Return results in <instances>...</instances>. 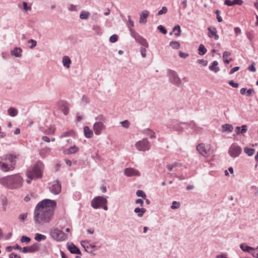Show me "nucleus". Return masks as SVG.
Listing matches in <instances>:
<instances>
[{"mask_svg":"<svg viewBox=\"0 0 258 258\" xmlns=\"http://www.w3.org/2000/svg\"><path fill=\"white\" fill-rule=\"evenodd\" d=\"M93 30L98 35H101L102 33L101 27L98 25H94L93 26Z\"/></svg>","mask_w":258,"mask_h":258,"instance_id":"obj_45","label":"nucleus"},{"mask_svg":"<svg viewBox=\"0 0 258 258\" xmlns=\"http://www.w3.org/2000/svg\"><path fill=\"white\" fill-rule=\"evenodd\" d=\"M56 207L54 200L44 199L39 202L35 208L33 220L37 225H43L49 223L54 215V210Z\"/></svg>","mask_w":258,"mask_h":258,"instance_id":"obj_1","label":"nucleus"},{"mask_svg":"<svg viewBox=\"0 0 258 258\" xmlns=\"http://www.w3.org/2000/svg\"><path fill=\"white\" fill-rule=\"evenodd\" d=\"M173 31H177L174 33L175 36L179 37L181 35V28L179 25H176L173 28Z\"/></svg>","mask_w":258,"mask_h":258,"instance_id":"obj_42","label":"nucleus"},{"mask_svg":"<svg viewBox=\"0 0 258 258\" xmlns=\"http://www.w3.org/2000/svg\"><path fill=\"white\" fill-rule=\"evenodd\" d=\"M128 18V24L127 26L129 29L130 35L132 37H133L135 40L140 43L142 46L147 48L149 46L148 43L143 37L140 35L138 33H137L135 30L133 29L131 27H134V22L131 19V16L130 15L127 16Z\"/></svg>","mask_w":258,"mask_h":258,"instance_id":"obj_3","label":"nucleus"},{"mask_svg":"<svg viewBox=\"0 0 258 258\" xmlns=\"http://www.w3.org/2000/svg\"><path fill=\"white\" fill-rule=\"evenodd\" d=\"M62 64L63 66L69 69L70 68V65L71 63V60L68 56H64L62 57Z\"/></svg>","mask_w":258,"mask_h":258,"instance_id":"obj_28","label":"nucleus"},{"mask_svg":"<svg viewBox=\"0 0 258 258\" xmlns=\"http://www.w3.org/2000/svg\"><path fill=\"white\" fill-rule=\"evenodd\" d=\"M61 190V184L58 181H54L52 182L51 185L50 187V192L53 195H58Z\"/></svg>","mask_w":258,"mask_h":258,"instance_id":"obj_15","label":"nucleus"},{"mask_svg":"<svg viewBox=\"0 0 258 258\" xmlns=\"http://www.w3.org/2000/svg\"><path fill=\"white\" fill-rule=\"evenodd\" d=\"M135 146L138 151L145 152L150 150L151 144L147 138H144L137 142Z\"/></svg>","mask_w":258,"mask_h":258,"instance_id":"obj_11","label":"nucleus"},{"mask_svg":"<svg viewBox=\"0 0 258 258\" xmlns=\"http://www.w3.org/2000/svg\"><path fill=\"white\" fill-rule=\"evenodd\" d=\"M11 189H18L23 186L24 180L19 174L10 175Z\"/></svg>","mask_w":258,"mask_h":258,"instance_id":"obj_9","label":"nucleus"},{"mask_svg":"<svg viewBox=\"0 0 258 258\" xmlns=\"http://www.w3.org/2000/svg\"><path fill=\"white\" fill-rule=\"evenodd\" d=\"M197 62L202 64L203 66H206L208 64V61L203 59H198Z\"/></svg>","mask_w":258,"mask_h":258,"instance_id":"obj_57","label":"nucleus"},{"mask_svg":"<svg viewBox=\"0 0 258 258\" xmlns=\"http://www.w3.org/2000/svg\"><path fill=\"white\" fill-rule=\"evenodd\" d=\"M199 54L200 55H203L206 53L207 50L203 44H200L199 47Z\"/></svg>","mask_w":258,"mask_h":258,"instance_id":"obj_40","label":"nucleus"},{"mask_svg":"<svg viewBox=\"0 0 258 258\" xmlns=\"http://www.w3.org/2000/svg\"><path fill=\"white\" fill-rule=\"evenodd\" d=\"M136 195L138 197H142L143 199H146V198L145 193L142 190H138L136 192Z\"/></svg>","mask_w":258,"mask_h":258,"instance_id":"obj_49","label":"nucleus"},{"mask_svg":"<svg viewBox=\"0 0 258 258\" xmlns=\"http://www.w3.org/2000/svg\"><path fill=\"white\" fill-rule=\"evenodd\" d=\"M188 127H190L194 131L198 133H200L202 130V128L201 127L199 126L195 122L191 121L190 123H188Z\"/></svg>","mask_w":258,"mask_h":258,"instance_id":"obj_27","label":"nucleus"},{"mask_svg":"<svg viewBox=\"0 0 258 258\" xmlns=\"http://www.w3.org/2000/svg\"><path fill=\"white\" fill-rule=\"evenodd\" d=\"M52 238L57 241L65 240L67 238V234L58 228H53L50 230Z\"/></svg>","mask_w":258,"mask_h":258,"instance_id":"obj_10","label":"nucleus"},{"mask_svg":"<svg viewBox=\"0 0 258 258\" xmlns=\"http://www.w3.org/2000/svg\"><path fill=\"white\" fill-rule=\"evenodd\" d=\"M82 246L85 248V250L88 252H92L91 249H98L99 247L96 246L95 243H90L88 241H83L81 242Z\"/></svg>","mask_w":258,"mask_h":258,"instance_id":"obj_16","label":"nucleus"},{"mask_svg":"<svg viewBox=\"0 0 258 258\" xmlns=\"http://www.w3.org/2000/svg\"><path fill=\"white\" fill-rule=\"evenodd\" d=\"M242 152L241 147L236 143L231 145L228 149V154L232 158L238 157Z\"/></svg>","mask_w":258,"mask_h":258,"instance_id":"obj_12","label":"nucleus"},{"mask_svg":"<svg viewBox=\"0 0 258 258\" xmlns=\"http://www.w3.org/2000/svg\"><path fill=\"white\" fill-rule=\"evenodd\" d=\"M248 70L249 71L255 72L256 71V69L254 67V63L253 62L251 65L249 66L248 67Z\"/></svg>","mask_w":258,"mask_h":258,"instance_id":"obj_61","label":"nucleus"},{"mask_svg":"<svg viewBox=\"0 0 258 258\" xmlns=\"http://www.w3.org/2000/svg\"><path fill=\"white\" fill-rule=\"evenodd\" d=\"M218 62L217 61L215 60L213 61L211 65L209 66V68L211 71L214 72L215 73H217L219 71L220 69L218 67Z\"/></svg>","mask_w":258,"mask_h":258,"instance_id":"obj_30","label":"nucleus"},{"mask_svg":"<svg viewBox=\"0 0 258 258\" xmlns=\"http://www.w3.org/2000/svg\"><path fill=\"white\" fill-rule=\"evenodd\" d=\"M55 131V128L53 126H51L50 128L46 132V134L48 135H51L54 134Z\"/></svg>","mask_w":258,"mask_h":258,"instance_id":"obj_56","label":"nucleus"},{"mask_svg":"<svg viewBox=\"0 0 258 258\" xmlns=\"http://www.w3.org/2000/svg\"><path fill=\"white\" fill-rule=\"evenodd\" d=\"M67 247L69 250L72 253H75V254H80L81 251L79 250V249L73 243H70L68 244L67 245Z\"/></svg>","mask_w":258,"mask_h":258,"instance_id":"obj_23","label":"nucleus"},{"mask_svg":"<svg viewBox=\"0 0 258 258\" xmlns=\"http://www.w3.org/2000/svg\"><path fill=\"white\" fill-rule=\"evenodd\" d=\"M107 203V200L105 197L103 196H97L92 200L91 202V206L95 209L102 208L104 210L106 211L108 209Z\"/></svg>","mask_w":258,"mask_h":258,"instance_id":"obj_5","label":"nucleus"},{"mask_svg":"<svg viewBox=\"0 0 258 258\" xmlns=\"http://www.w3.org/2000/svg\"><path fill=\"white\" fill-rule=\"evenodd\" d=\"M79 150V148L76 145H74L68 149L64 150L63 153L67 155H70L77 153Z\"/></svg>","mask_w":258,"mask_h":258,"instance_id":"obj_21","label":"nucleus"},{"mask_svg":"<svg viewBox=\"0 0 258 258\" xmlns=\"http://www.w3.org/2000/svg\"><path fill=\"white\" fill-rule=\"evenodd\" d=\"M222 132L231 133L233 131V127L229 124H225L222 125Z\"/></svg>","mask_w":258,"mask_h":258,"instance_id":"obj_33","label":"nucleus"},{"mask_svg":"<svg viewBox=\"0 0 258 258\" xmlns=\"http://www.w3.org/2000/svg\"><path fill=\"white\" fill-rule=\"evenodd\" d=\"M149 16V12L147 10H144L140 14L139 23L145 24L147 23V19Z\"/></svg>","mask_w":258,"mask_h":258,"instance_id":"obj_19","label":"nucleus"},{"mask_svg":"<svg viewBox=\"0 0 258 258\" xmlns=\"http://www.w3.org/2000/svg\"><path fill=\"white\" fill-rule=\"evenodd\" d=\"M140 51L141 55L143 57H145L146 56V49L145 48L141 47Z\"/></svg>","mask_w":258,"mask_h":258,"instance_id":"obj_59","label":"nucleus"},{"mask_svg":"<svg viewBox=\"0 0 258 258\" xmlns=\"http://www.w3.org/2000/svg\"><path fill=\"white\" fill-rule=\"evenodd\" d=\"M120 124L123 127L127 128L129 127L130 123L127 120H125L121 121Z\"/></svg>","mask_w":258,"mask_h":258,"instance_id":"obj_53","label":"nucleus"},{"mask_svg":"<svg viewBox=\"0 0 258 258\" xmlns=\"http://www.w3.org/2000/svg\"><path fill=\"white\" fill-rule=\"evenodd\" d=\"M67 9L70 12H78L81 9V7L78 5L69 4L67 6Z\"/></svg>","mask_w":258,"mask_h":258,"instance_id":"obj_26","label":"nucleus"},{"mask_svg":"<svg viewBox=\"0 0 258 258\" xmlns=\"http://www.w3.org/2000/svg\"><path fill=\"white\" fill-rule=\"evenodd\" d=\"M167 76L169 82L176 86L179 87L182 85L181 79L179 77L177 73L175 71L168 69L167 71Z\"/></svg>","mask_w":258,"mask_h":258,"instance_id":"obj_8","label":"nucleus"},{"mask_svg":"<svg viewBox=\"0 0 258 258\" xmlns=\"http://www.w3.org/2000/svg\"><path fill=\"white\" fill-rule=\"evenodd\" d=\"M229 84L234 88H238L239 85L237 83H235L233 81L231 80L229 82Z\"/></svg>","mask_w":258,"mask_h":258,"instance_id":"obj_62","label":"nucleus"},{"mask_svg":"<svg viewBox=\"0 0 258 258\" xmlns=\"http://www.w3.org/2000/svg\"><path fill=\"white\" fill-rule=\"evenodd\" d=\"M118 36L116 34H113L110 37L109 41L111 43L116 42L117 41Z\"/></svg>","mask_w":258,"mask_h":258,"instance_id":"obj_51","label":"nucleus"},{"mask_svg":"<svg viewBox=\"0 0 258 258\" xmlns=\"http://www.w3.org/2000/svg\"><path fill=\"white\" fill-rule=\"evenodd\" d=\"M30 252H34L39 250L38 244L35 243L29 246Z\"/></svg>","mask_w":258,"mask_h":258,"instance_id":"obj_46","label":"nucleus"},{"mask_svg":"<svg viewBox=\"0 0 258 258\" xmlns=\"http://www.w3.org/2000/svg\"><path fill=\"white\" fill-rule=\"evenodd\" d=\"M167 12V8L166 7H163L162 9L159 11L157 13V15H161L163 14H165Z\"/></svg>","mask_w":258,"mask_h":258,"instance_id":"obj_52","label":"nucleus"},{"mask_svg":"<svg viewBox=\"0 0 258 258\" xmlns=\"http://www.w3.org/2000/svg\"><path fill=\"white\" fill-rule=\"evenodd\" d=\"M240 247L243 251L248 252L250 253H252V251L254 250L253 248L247 245L245 243L241 244Z\"/></svg>","mask_w":258,"mask_h":258,"instance_id":"obj_29","label":"nucleus"},{"mask_svg":"<svg viewBox=\"0 0 258 258\" xmlns=\"http://www.w3.org/2000/svg\"><path fill=\"white\" fill-rule=\"evenodd\" d=\"M19 8H22L23 10L27 12L28 11L31 10V7L30 6H28L27 3L26 2H23L22 4H19L18 5Z\"/></svg>","mask_w":258,"mask_h":258,"instance_id":"obj_35","label":"nucleus"},{"mask_svg":"<svg viewBox=\"0 0 258 258\" xmlns=\"http://www.w3.org/2000/svg\"><path fill=\"white\" fill-rule=\"evenodd\" d=\"M169 127L173 130L182 132L185 128H188V123L180 122L179 123L177 121H172L169 125Z\"/></svg>","mask_w":258,"mask_h":258,"instance_id":"obj_13","label":"nucleus"},{"mask_svg":"<svg viewBox=\"0 0 258 258\" xmlns=\"http://www.w3.org/2000/svg\"><path fill=\"white\" fill-rule=\"evenodd\" d=\"M51 151V149L49 147H45L40 151V154L42 157H46Z\"/></svg>","mask_w":258,"mask_h":258,"instance_id":"obj_34","label":"nucleus"},{"mask_svg":"<svg viewBox=\"0 0 258 258\" xmlns=\"http://www.w3.org/2000/svg\"><path fill=\"white\" fill-rule=\"evenodd\" d=\"M43 168L44 165L42 162H37L31 169L27 171V175L30 179H28L27 182L30 183L31 179L41 178L42 175Z\"/></svg>","mask_w":258,"mask_h":258,"instance_id":"obj_4","label":"nucleus"},{"mask_svg":"<svg viewBox=\"0 0 258 258\" xmlns=\"http://www.w3.org/2000/svg\"><path fill=\"white\" fill-rule=\"evenodd\" d=\"M34 239L37 241H40L42 240H45L46 239V236L41 234L36 233L35 234Z\"/></svg>","mask_w":258,"mask_h":258,"instance_id":"obj_41","label":"nucleus"},{"mask_svg":"<svg viewBox=\"0 0 258 258\" xmlns=\"http://www.w3.org/2000/svg\"><path fill=\"white\" fill-rule=\"evenodd\" d=\"M180 203L176 201H173L172 203V205L171 206V209L174 210L177 209L180 207Z\"/></svg>","mask_w":258,"mask_h":258,"instance_id":"obj_48","label":"nucleus"},{"mask_svg":"<svg viewBox=\"0 0 258 258\" xmlns=\"http://www.w3.org/2000/svg\"><path fill=\"white\" fill-rule=\"evenodd\" d=\"M145 133L147 136H149V137L151 139L155 138V133L150 129H146L145 131Z\"/></svg>","mask_w":258,"mask_h":258,"instance_id":"obj_43","label":"nucleus"},{"mask_svg":"<svg viewBox=\"0 0 258 258\" xmlns=\"http://www.w3.org/2000/svg\"><path fill=\"white\" fill-rule=\"evenodd\" d=\"M11 182L10 175L0 178V184L6 188L11 189Z\"/></svg>","mask_w":258,"mask_h":258,"instance_id":"obj_18","label":"nucleus"},{"mask_svg":"<svg viewBox=\"0 0 258 258\" xmlns=\"http://www.w3.org/2000/svg\"><path fill=\"white\" fill-rule=\"evenodd\" d=\"M244 152L249 156H252L255 150L252 148H249L247 147H245L244 148Z\"/></svg>","mask_w":258,"mask_h":258,"instance_id":"obj_44","label":"nucleus"},{"mask_svg":"<svg viewBox=\"0 0 258 258\" xmlns=\"http://www.w3.org/2000/svg\"><path fill=\"white\" fill-rule=\"evenodd\" d=\"M243 2L242 0H234L231 1L230 0H225L224 1V4L227 6H233L234 5H242Z\"/></svg>","mask_w":258,"mask_h":258,"instance_id":"obj_24","label":"nucleus"},{"mask_svg":"<svg viewBox=\"0 0 258 258\" xmlns=\"http://www.w3.org/2000/svg\"><path fill=\"white\" fill-rule=\"evenodd\" d=\"M75 135L74 132L72 130L69 131L68 132H64L60 136V138L68 137H73Z\"/></svg>","mask_w":258,"mask_h":258,"instance_id":"obj_38","label":"nucleus"},{"mask_svg":"<svg viewBox=\"0 0 258 258\" xmlns=\"http://www.w3.org/2000/svg\"><path fill=\"white\" fill-rule=\"evenodd\" d=\"M196 149L199 154L205 157H209L214 152L212 145L209 144L200 143L197 146Z\"/></svg>","mask_w":258,"mask_h":258,"instance_id":"obj_7","label":"nucleus"},{"mask_svg":"<svg viewBox=\"0 0 258 258\" xmlns=\"http://www.w3.org/2000/svg\"><path fill=\"white\" fill-rule=\"evenodd\" d=\"M31 241V238L26 236H22L20 239V241L22 243H24L26 244L29 243Z\"/></svg>","mask_w":258,"mask_h":258,"instance_id":"obj_47","label":"nucleus"},{"mask_svg":"<svg viewBox=\"0 0 258 258\" xmlns=\"http://www.w3.org/2000/svg\"><path fill=\"white\" fill-rule=\"evenodd\" d=\"M16 156L7 154L0 157V170L3 172L13 170L15 168Z\"/></svg>","mask_w":258,"mask_h":258,"instance_id":"obj_2","label":"nucleus"},{"mask_svg":"<svg viewBox=\"0 0 258 258\" xmlns=\"http://www.w3.org/2000/svg\"><path fill=\"white\" fill-rule=\"evenodd\" d=\"M18 113V110L14 107H10L8 110V114L12 117H15L17 116Z\"/></svg>","mask_w":258,"mask_h":258,"instance_id":"obj_36","label":"nucleus"},{"mask_svg":"<svg viewBox=\"0 0 258 258\" xmlns=\"http://www.w3.org/2000/svg\"><path fill=\"white\" fill-rule=\"evenodd\" d=\"M230 52L228 51H226L223 52V57L224 58V61L226 64L229 63L232 60L231 58H229V59L226 58V57L230 55Z\"/></svg>","mask_w":258,"mask_h":258,"instance_id":"obj_39","label":"nucleus"},{"mask_svg":"<svg viewBox=\"0 0 258 258\" xmlns=\"http://www.w3.org/2000/svg\"><path fill=\"white\" fill-rule=\"evenodd\" d=\"M146 212V209L143 208H136L134 209V212L137 214V216L138 217H142L144 213Z\"/></svg>","mask_w":258,"mask_h":258,"instance_id":"obj_32","label":"nucleus"},{"mask_svg":"<svg viewBox=\"0 0 258 258\" xmlns=\"http://www.w3.org/2000/svg\"><path fill=\"white\" fill-rule=\"evenodd\" d=\"M10 258H21V256L15 253H11L9 255Z\"/></svg>","mask_w":258,"mask_h":258,"instance_id":"obj_64","label":"nucleus"},{"mask_svg":"<svg viewBox=\"0 0 258 258\" xmlns=\"http://www.w3.org/2000/svg\"><path fill=\"white\" fill-rule=\"evenodd\" d=\"M84 132L85 136L87 138H91L93 137V132L90 128L86 126L84 127Z\"/></svg>","mask_w":258,"mask_h":258,"instance_id":"obj_31","label":"nucleus"},{"mask_svg":"<svg viewBox=\"0 0 258 258\" xmlns=\"http://www.w3.org/2000/svg\"><path fill=\"white\" fill-rule=\"evenodd\" d=\"M169 46L174 49H178L180 47V43L176 41H172L169 44Z\"/></svg>","mask_w":258,"mask_h":258,"instance_id":"obj_37","label":"nucleus"},{"mask_svg":"<svg viewBox=\"0 0 258 258\" xmlns=\"http://www.w3.org/2000/svg\"><path fill=\"white\" fill-rule=\"evenodd\" d=\"M90 16V13L86 10L81 11L80 15L79 18L82 20H87Z\"/></svg>","mask_w":258,"mask_h":258,"instance_id":"obj_25","label":"nucleus"},{"mask_svg":"<svg viewBox=\"0 0 258 258\" xmlns=\"http://www.w3.org/2000/svg\"><path fill=\"white\" fill-rule=\"evenodd\" d=\"M57 105L64 115H67L69 113V106L67 102L64 101H59L57 103Z\"/></svg>","mask_w":258,"mask_h":258,"instance_id":"obj_17","label":"nucleus"},{"mask_svg":"<svg viewBox=\"0 0 258 258\" xmlns=\"http://www.w3.org/2000/svg\"><path fill=\"white\" fill-rule=\"evenodd\" d=\"M208 30L209 31L208 36L210 38H214L216 40L219 39V36L217 34V31L215 27H208Z\"/></svg>","mask_w":258,"mask_h":258,"instance_id":"obj_20","label":"nucleus"},{"mask_svg":"<svg viewBox=\"0 0 258 258\" xmlns=\"http://www.w3.org/2000/svg\"><path fill=\"white\" fill-rule=\"evenodd\" d=\"M95 119L97 121L93 125V130L95 135H100L102 132L105 130L104 123L106 121V118L102 115H99L95 117Z\"/></svg>","mask_w":258,"mask_h":258,"instance_id":"obj_6","label":"nucleus"},{"mask_svg":"<svg viewBox=\"0 0 258 258\" xmlns=\"http://www.w3.org/2000/svg\"><path fill=\"white\" fill-rule=\"evenodd\" d=\"M28 43H31V45L30 46V48L31 49H33L37 45V41L34 39H30L28 41Z\"/></svg>","mask_w":258,"mask_h":258,"instance_id":"obj_54","label":"nucleus"},{"mask_svg":"<svg viewBox=\"0 0 258 258\" xmlns=\"http://www.w3.org/2000/svg\"><path fill=\"white\" fill-rule=\"evenodd\" d=\"M240 127L241 128L240 130V134H244L246 132L247 130V127L246 125H242Z\"/></svg>","mask_w":258,"mask_h":258,"instance_id":"obj_60","label":"nucleus"},{"mask_svg":"<svg viewBox=\"0 0 258 258\" xmlns=\"http://www.w3.org/2000/svg\"><path fill=\"white\" fill-rule=\"evenodd\" d=\"M27 217V213H22V214H20V215L19 216V219L20 220V221L23 222L26 219Z\"/></svg>","mask_w":258,"mask_h":258,"instance_id":"obj_50","label":"nucleus"},{"mask_svg":"<svg viewBox=\"0 0 258 258\" xmlns=\"http://www.w3.org/2000/svg\"><path fill=\"white\" fill-rule=\"evenodd\" d=\"M124 174L127 177H140L141 175V173L139 170L134 168H126L124 170Z\"/></svg>","mask_w":258,"mask_h":258,"instance_id":"obj_14","label":"nucleus"},{"mask_svg":"<svg viewBox=\"0 0 258 258\" xmlns=\"http://www.w3.org/2000/svg\"><path fill=\"white\" fill-rule=\"evenodd\" d=\"M254 92V91L253 89H249L246 91L247 95L249 97L252 96Z\"/></svg>","mask_w":258,"mask_h":258,"instance_id":"obj_63","label":"nucleus"},{"mask_svg":"<svg viewBox=\"0 0 258 258\" xmlns=\"http://www.w3.org/2000/svg\"><path fill=\"white\" fill-rule=\"evenodd\" d=\"M22 51L23 50L21 48L16 47L11 51V54L16 57H21L22 55Z\"/></svg>","mask_w":258,"mask_h":258,"instance_id":"obj_22","label":"nucleus"},{"mask_svg":"<svg viewBox=\"0 0 258 258\" xmlns=\"http://www.w3.org/2000/svg\"><path fill=\"white\" fill-rule=\"evenodd\" d=\"M157 28L159 30V31L161 33H163V34H165L167 33L166 30L165 29V28L163 26L159 25L158 26Z\"/></svg>","mask_w":258,"mask_h":258,"instance_id":"obj_55","label":"nucleus"},{"mask_svg":"<svg viewBox=\"0 0 258 258\" xmlns=\"http://www.w3.org/2000/svg\"><path fill=\"white\" fill-rule=\"evenodd\" d=\"M179 55L180 57L185 58L188 56V54L187 53L183 52L182 51L179 52Z\"/></svg>","mask_w":258,"mask_h":258,"instance_id":"obj_58","label":"nucleus"}]
</instances>
